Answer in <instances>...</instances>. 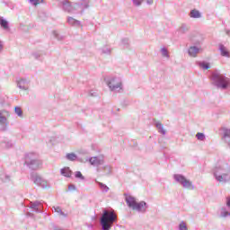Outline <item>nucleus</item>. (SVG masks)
<instances>
[{
    "mask_svg": "<svg viewBox=\"0 0 230 230\" xmlns=\"http://www.w3.org/2000/svg\"><path fill=\"white\" fill-rule=\"evenodd\" d=\"M116 222H118V216L114 214V211L103 209L102 216L100 219V226L102 227V230L112 229V226H114Z\"/></svg>",
    "mask_w": 230,
    "mask_h": 230,
    "instance_id": "nucleus-1",
    "label": "nucleus"
},
{
    "mask_svg": "<svg viewBox=\"0 0 230 230\" xmlns=\"http://www.w3.org/2000/svg\"><path fill=\"white\" fill-rule=\"evenodd\" d=\"M173 179L176 182H178V184H181L182 186V188H184L185 190H195V185H193V182H191V181L186 179V177H184V175L174 174Z\"/></svg>",
    "mask_w": 230,
    "mask_h": 230,
    "instance_id": "nucleus-2",
    "label": "nucleus"
},
{
    "mask_svg": "<svg viewBox=\"0 0 230 230\" xmlns=\"http://www.w3.org/2000/svg\"><path fill=\"white\" fill-rule=\"evenodd\" d=\"M30 179L34 182V184H37V186L48 188V181L40 177L39 174H31Z\"/></svg>",
    "mask_w": 230,
    "mask_h": 230,
    "instance_id": "nucleus-3",
    "label": "nucleus"
},
{
    "mask_svg": "<svg viewBox=\"0 0 230 230\" xmlns=\"http://www.w3.org/2000/svg\"><path fill=\"white\" fill-rule=\"evenodd\" d=\"M214 179L220 184H227L230 182V174L229 173H214Z\"/></svg>",
    "mask_w": 230,
    "mask_h": 230,
    "instance_id": "nucleus-4",
    "label": "nucleus"
},
{
    "mask_svg": "<svg viewBox=\"0 0 230 230\" xmlns=\"http://www.w3.org/2000/svg\"><path fill=\"white\" fill-rule=\"evenodd\" d=\"M31 209H33L35 213H42V209H44V206H42V201H31L30 203Z\"/></svg>",
    "mask_w": 230,
    "mask_h": 230,
    "instance_id": "nucleus-5",
    "label": "nucleus"
},
{
    "mask_svg": "<svg viewBox=\"0 0 230 230\" xmlns=\"http://www.w3.org/2000/svg\"><path fill=\"white\" fill-rule=\"evenodd\" d=\"M148 209V203L146 201L137 202L135 205L133 211H137L138 213H145Z\"/></svg>",
    "mask_w": 230,
    "mask_h": 230,
    "instance_id": "nucleus-6",
    "label": "nucleus"
},
{
    "mask_svg": "<svg viewBox=\"0 0 230 230\" xmlns=\"http://www.w3.org/2000/svg\"><path fill=\"white\" fill-rule=\"evenodd\" d=\"M218 86L222 89H226L229 85V79L224 77V75H217Z\"/></svg>",
    "mask_w": 230,
    "mask_h": 230,
    "instance_id": "nucleus-7",
    "label": "nucleus"
},
{
    "mask_svg": "<svg viewBox=\"0 0 230 230\" xmlns=\"http://www.w3.org/2000/svg\"><path fill=\"white\" fill-rule=\"evenodd\" d=\"M8 118H10V112L5 110L0 111V123L2 125L8 123Z\"/></svg>",
    "mask_w": 230,
    "mask_h": 230,
    "instance_id": "nucleus-8",
    "label": "nucleus"
},
{
    "mask_svg": "<svg viewBox=\"0 0 230 230\" xmlns=\"http://www.w3.org/2000/svg\"><path fill=\"white\" fill-rule=\"evenodd\" d=\"M125 200H126L127 206L131 208V209H134L135 206L137 204L136 198L132 196L126 197Z\"/></svg>",
    "mask_w": 230,
    "mask_h": 230,
    "instance_id": "nucleus-9",
    "label": "nucleus"
},
{
    "mask_svg": "<svg viewBox=\"0 0 230 230\" xmlns=\"http://www.w3.org/2000/svg\"><path fill=\"white\" fill-rule=\"evenodd\" d=\"M111 91H116L117 89H121V83L116 82V79H111L108 84Z\"/></svg>",
    "mask_w": 230,
    "mask_h": 230,
    "instance_id": "nucleus-10",
    "label": "nucleus"
},
{
    "mask_svg": "<svg viewBox=\"0 0 230 230\" xmlns=\"http://www.w3.org/2000/svg\"><path fill=\"white\" fill-rule=\"evenodd\" d=\"M12 176L10 174L0 173V181H2V182H10Z\"/></svg>",
    "mask_w": 230,
    "mask_h": 230,
    "instance_id": "nucleus-11",
    "label": "nucleus"
},
{
    "mask_svg": "<svg viewBox=\"0 0 230 230\" xmlns=\"http://www.w3.org/2000/svg\"><path fill=\"white\" fill-rule=\"evenodd\" d=\"M99 188L101 189L102 192V193H108L109 192V186L105 185V183H102V182H99V181H96Z\"/></svg>",
    "mask_w": 230,
    "mask_h": 230,
    "instance_id": "nucleus-12",
    "label": "nucleus"
},
{
    "mask_svg": "<svg viewBox=\"0 0 230 230\" xmlns=\"http://www.w3.org/2000/svg\"><path fill=\"white\" fill-rule=\"evenodd\" d=\"M220 217L221 218H227V217H230V212L227 210L226 207H223L220 210Z\"/></svg>",
    "mask_w": 230,
    "mask_h": 230,
    "instance_id": "nucleus-13",
    "label": "nucleus"
},
{
    "mask_svg": "<svg viewBox=\"0 0 230 230\" xmlns=\"http://www.w3.org/2000/svg\"><path fill=\"white\" fill-rule=\"evenodd\" d=\"M198 53H199V49H197L196 47H190L189 49V55L190 57H197Z\"/></svg>",
    "mask_w": 230,
    "mask_h": 230,
    "instance_id": "nucleus-14",
    "label": "nucleus"
},
{
    "mask_svg": "<svg viewBox=\"0 0 230 230\" xmlns=\"http://www.w3.org/2000/svg\"><path fill=\"white\" fill-rule=\"evenodd\" d=\"M190 17H192L193 19H199L200 18V12H199L198 10L194 9L190 12Z\"/></svg>",
    "mask_w": 230,
    "mask_h": 230,
    "instance_id": "nucleus-15",
    "label": "nucleus"
},
{
    "mask_svg": "<svg viewBox=\"0 0 230 230\" xmlns=\"http://www.w3.org/2000/svg\"><path fill=\"white\" fill-rule=\"evenodd\" d=\"M220 51H221L222 57H229V51L227 50V49H226V47L221 46Z\"/></svg>",
    "mask_w": 230,
    "mask_h": 230,
    "instance_id": "nucleus-16",
    "label": "nucleus"
},
{
    "mask_svg": "<svg viewBox=\"0 0 230 230\" xmlns=\"http://www.w3.org/2000/svg\"><path fill=\"white\" fill-rule=\"evenodd\" d=\"M78 156H76V155L75 153H69L66 155V159H68V161H76Z\"/></svg>",
    "mask_w": 230,
    "mask_h": 230,
    "instance_id": "nucleus-17",
    "label": "nucleus"
},
{
    "mask_svg": "<svg viewBox=\"0 0 230 230\" xmlns=\"http://www.w3.org/2000/svg\"><path fill=\"white\" fill-rule=\"evenodd\" d=\"M54 211L55 213H58L59 215H61V217H66V215L64 213V211H62L60 207H54Z\"/></svg>",
    "mask_w": 230,
    "mask_h": 230,
    "instance_id": "nucleus-18",
    "label": "nucleus"
},
{
    "mask_svg": "<svg viewBox=\"0 0 230 230\" xmlns=\"http://www.w3.org/2000/svg\"><path fill=\"white\" fill-rule=\"evenodd\" d=\"M90 164L93 165L100 164V160L97 157H92L90 158Z\"/></svg>",
    "mask_w": 230,
    "mask_h": 230,
    "instance_id": "nucleus-19",
    "label": "nucleus"
},
{
    "mask_svg": "<svg viewBox=\"0 0 230 230\" xmlns=\"http://www.w3.org/2000/svg\"><path fill=\"white\" fill-rule=\"evenodd\" d=\"M14 111L20 118H22V110L21 107H15Z\"/></svg>",
    "mask_w": 230,
    "mask_h": 230,
    "instance_id": "nucleus-20",
    "label": "nucleus"
},
{
    "mask_svg": "<svg viewBox=\"0 0 230 230\" xmlns=\"http://www.w3.org/2000/svg\"><path fill=\"white\" fill-rule=\"evenodd\" d=\"M0 24L2 28H4V30H7L8 28V22L6 20H0Z\"/></svg>",
    "mask_w": 230,
    "mask_h": 230,
    "instance_id": "nucleus-21",
    "label": "nucleus"
},
{
    "mask_svg": "<svg viewBox=\"0 0 230 230\" xmlns=\"http://www.w3.org/2000/svg\"><path fill=\"white\" fill-rule=\"evenodd\" d=\"M179 230H188V226L184 221H181L179 225Z\"/></svg>",
    "mask_w": 230,
    "mask_h": 230,
    "instance_id": "nucleus-22",
    "label": "nucleus"
},
{
    "mask_svg": "<svg viewBox=\"0 0 230 230\" xmlns=\"http://www.w3.org/2000/svg\"><path fill=\"white\" fill-rule=\"evenodd\" d=\"M156 127L158 128V130H160L161 134H165L166 131L164 129V126L162 123H157Z\"/></svg>",
    "mask_w": 230,
    "mask_h": 230,
    "instance_id": "nucleus-23",
    "label": "nucleus"
},
{
    "mask_svg": "<svg viewBox=\"0 0 230 230\" xmlns=\"http://www.w3.org/2000/svg\"><path fill=\"white\" fill-rule=\"evenodd\" d=\"M30 2H31V4H33L34 6H37L38 4H40V3H42V0H30Z\"/></svg>",
    "mask_w": 230,
    "mask_h": 230,
    "instance_id": "nucleus-24",
    "label": "nucleus"
},
{
    "mask_svg": "<svg viewBox=\"0 0 230 230\" xmlns=\"http://www.w3.org/2000/svg\"><path fill=\"white\" fill-rule=\"evenodd\" d=\"M200 67H202V69H209L211 66H209V63H201Z\"/></svg>",
    "mask_w": 230,
    "mask_h": 230,
    "instance_id": "nucleus-25",
    "label": "nucleus"
},
{
    "mask_svg": "<svg viewBox=\"0 0 230 230\" xmlns=\"http://www.w3.org/2000/svg\"><path fill=\"white\" fill-rule=\"evenodd\" d=\"M196 137H198V139H199V141H204V138H205V137H204V135H203L202 133H198V134L196 135Z\"/></svg>",
    "mask_w": 230,
    "mask_h": 230,
    "instance_id": "nucleus-26",
    "label": "nucleus"
},
{
    "mask_svg": "<svg viewBox=\"0 0 230 230\" xmlns=\"http://www.w3.org/2000/svg\"><path fill=\"white\" fill-rule=\"evenodd\" d=\"M61 173H71V169H69V167H65L62 169Z\"/></svg>",
    "mask_w": 230,
    "mask_h": 230,
    "instance_id": "nucleus-27",
    "label": "nucleus"
},
{
    "mask_svg": "<svg viewBox=\"0 0 230 230\" xmlns=\"http://www.w3.org/2000/svg\"><path fill=\"white\" fill-rule=\"evenodd\" d=\"M75 179H81V181H84V179H85L84 177V174H82V173H75Z\"/></svg>",
    "mask_w": 230,
    "mask_h": 230,
    "instance_id": "nucleus-28",
    "label": "nucleus"
},
{
    "mask_svg": "<svg viewBox=\"0 0 230 230\" xmlns=\"http://www.w3.org/2000/svg\"><path fill=\"white\" fill-rule=\"evenodd\" d=\"M69 191H76V186L70 184L68 185Z\"/></svg>",
    "mask_w": 230,
    "mask_h": 230,
    "instance_id": "nucleus-29",
    "label": "nucleus"
},
{
    "mask_svg": "<svg viewBox=\"0 0 230 230\" xmlns=\"http://www.w3.org/2000/svg\"><path fill=\"white\" fill-rule=\"evenodd\" d=\"M133 3L136 6H140V4L143 3V0H133Z\"/></svg>",
    "mask_w": 230,
    "mask_h": 230,
    "instance_id": "nucleus-30",
    "label": "nucleus"
},
{
    "mask_svg": "<svg viewBox=\"0 0 230 230\" xmlns=\"http://www.w3.org/2000/svg\"><path fill=\"white\" fill-rule=\"evenodd\" d=\"M161 51L163 57H168V50L166 49H162Z\"/></svg>",
    "mask_w": 230,
    "mask_h": 230,
    "instance_id": "nucleus-31",
    "label": "nucleus"
},
{
    "mask_svg": "<svg viewBox=\"0 0 230 230\" xmlns=\"http://www.w3.org/2000/svg\"><path fill=\"white\" fill-rule=\"evenodd\" d=\"M226 206L230 208V196L226 198Z\"/></svg>",
    "mask_w": 230,
    "mask_h": 230,
    "instance_id": "nucleus-32",
    "label": "nucleus"
},
{
    "mask_svg": "<svg viewBox=\"0 0 230 230\" xmlns=\"http://www.w3.org/2000/svg\"><path fill=\"white\" fill-rule=\"evenodd\" d=\"M68 22H69V24H75V19L68 18Z\"/></svg>",
    "mask_w": 230,
    "mask_h": 230,
    "instance_id": "nucleus-33",
    "label": "nucleus"
},
{
    "mask_svg": "<svg viewBox=\"0 0 230 230\" xmlns=\"http://www.w3.org/2000/svg\"><path fill=\"white\" fill-rule=\"evenodd\" d=\"M62 175H64V177H66L67 179L71 178V173H62Z\"/></svg>",
    "mask_w": 230,
    "mask_h": 230,
    "instance_id": "nucleus-34",
    "label": "nucleus"
},
{
    "mask_svg": "<svg viewBox=\"0 0 230 230\" xmlns=\"http://www.w3.org/2000/svg\"><path fill=\"white\" fill-rule=\"evenodd\" d=\"M147 3H148L149 4H152L153 0H147Z\"/></svg>",
    "mask_w": 230,
    "mask_h": 230,
    "instance_id": "nucleus-35",
    "label": "nucleus"
},
{
    "mask_svg": "<svg viewBox=\"0 0 230 230\" xmlns=\"http://www.w3.org/2000/svg\"><path fill=\"white\" fill-rule=\"evenodd\" d=\"M1 49H3V45H1V43H0V51H1Z\"/></svg>",
    "mask_w": 230,
    "mask_h": 230,
    "instance_id": "nucleus-36",
    "label": "nucleus"
},
{
    "mask_svg": "<svg viewBox=\"0 0 230 230\" xmlns=\"http://www.w3.org/2000/svg\"><path fill=\"white\" fill-rule=\"evenodd\" d=\"M90 227H93V225H91V226H90Z\"/></svg>",
    "mask_w": 230,
    "mask_h": 230,
    "instance_id": "nucleus-37",
    "label": "nucleus"
},
{
    "mask_svg": "<svg viewBox=\"0 0 230 230\" xmlns=\"http://www.w3.org/2000/svg\"><path fill=\"white\" fill-rule=\"evenodd\" d=\"M90 227H93V225H91V226H90Z\"/></svg>",
    "mask_w": 230,
    "mask_h": 230,
    "instance_id": "nucleus-38",
    "label": "nucleus"
}]
</instances>
